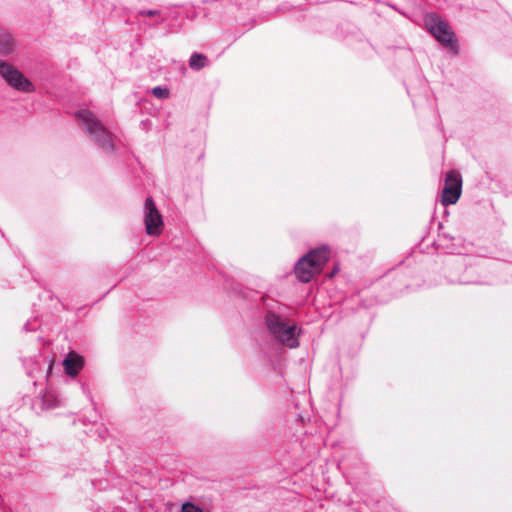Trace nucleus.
Listing matches in <instances>:
<instances>
[{
    "label": "nucleus",
    "instance_id": "obj_1",
    "mask_svg": "<svg viewBox=\"0 0 512 512\" xmlns=\"http://www.w3.org/2000/svg\"><path fill=\"white\" fill-rule=\"evenodd\" d=\"M74 117L80 129L103 153L110 155L115 151L114 135L94 111L87 106H80L74 112Z\"/></svg>",
    "mask_w": 512,
    "mask_h": 512
},
{
    "label": "nucleus",
    "instance_id": "obj_2",
    "mask_svg": "<svg viewBox=\"0 0 512 512\" xmlns=\"http://www.w3.org/2000/svg\"><path fill=\"white\" fill-rule=\"evenodd\" d=\"M329 259V249L326 246L310 251L298 260L294 271L297 279L303 283L309 282L319 273Z\"/></svg>",
    "mask_w": 512,
    "mask_h": 512
},
{
    "label": "nucleus",
    "instance_id": "obj_3",
    "mask_svg": "<svg viewBox=\"0 0 512 512\" xmlns=\"http://www.w3.org/2000/svg\"><path fill=\"white\" fill-rule=\"evenodd\" d=\"M0 77L13 90L29 94L36 91L35 84L13 63L0 59Z\"/></svg>",
    "mask_w": 512,
    "mask_h": 512
},
{
    "label": "nucleus",
    "instance_id": "obj_4",
    "mask_svg": "<svg viewBox=\"0 0 512 512\" xmlns=\"http://www.w3.org/2000/svg\"><path fill=\"white\" fill-rule=\"evenodd\" d=\"M265 323L269 332L282 344L289 348L299 345L296 335V326L283 320L275 313L269 312L265 317Z\"/></svg>",
    "mask_w": 512,
    "mask_h": 512
},
{
    "label": "nucleus",
    "instance_id": "obj_5",
    "mask_svg": "<svg viewBox=\"0 0 512 512\" xmlns=\"http://www.w3.org/2000/svg\"><path fill=\"white\" fill-rule=\"evenodd\" d=\"M425 26L429 32L444 46L457 52L454 32L449 24L436 13H428L424 18Z\"/></svg>",
    "mask_w": 512,
    "mask_h": 512
},
{
    "label": "nucleus",
    "instance_id": "obj_6",
    "mask_svg": "<svg viewBox=\"0 0 512 512\" xmlns=\"http://www.w3.org/2000/svg\"><path fill=\"white\" fill-rule=\"evenodd\" d=\"M144 223L149 236H159L163 231V218L156 208L152 198H147L144 204Z\"/></svg>",
    "mask_w": 512,
    "mask_h": 512
},
{
    "label": "nucleus",
    "instance_id": "obj_7",
    "mask_svg": "<svg viewBox=\"0 0 512 512\" xmlns=\"http://www.w3.org/2000/svg\"><path fill=\"white\" fill-rule=\"evenodd\" d=\"M462 191V178L457 171H449L446 174L445 184L442 191L441 203L444 206L455 204L460 198Z\"/></svg>",
    "mask_w": 512,
    "mask_h": 512
},
{
    "label": "nucleus",
    "instance_id": "obj_8",
    "mask_svg": "<svg viewBox=\"0 0 512 512\" xmlns=\"http://www.w3.org/2000/svg\"><path fill=\"white\" fill-rule=\"evenodd\" d=\"M63 366L67 375L76 377L84 367V359L75 351H70L63 361Z\"/></svg>",
    "mask_w": 512,
    "mask_h": 512
},
{
    "label": "nucleus",
    "instance_id": "obj_9",
    "mask_svg": "<svg viewBox=\"0 0 512 512\" xmlns=\"http://www.w3.org/2000/svg\"><path fill=\"white\" fill-rule=\"evenodd\" d=\"M17 49L16 41L6 31H0V55L10 56Z\"/></svg>",
    "mask_w": 512,
    "mask_h": 512
},
{
    "label": "nucleus",
    "instance_id": "obj_10",
    "mask_svg": "<svg viewBox=\"0 0 512 512\" xmlns=\"http://www.w3.org/2000/svg\"><path fill=\"white\" fill-rule=\"evenodd\" d=\"M207 58L203 54L193 53L189 59V66L193 70H200L206 65Z\"/></svg>",
    "mask_w": 512,
    "mask_h": 512
},
{
    "label": "nucleus",
    "instance_id": "obj_11",
    "mask_svg": "<svg viewBox=\"0 0 512 512\" xmlns=\"http://www.w3.org/2000/svg\"><path fill=\"white\" fill-rule=\"evenodd\" d=\"M152 94L158 99H166L169 97V90L166 87L156 86L152 89Z\"/></svg>",
    "mask_w": 512,
    "mask_h": 512
},
{
    "label": "nucleus",
    "instance_id": "obj_12",
    "mask_svg": "<svg viewBox=\"0 0 512 512\" xmlns=\"http://www.w3.org/2000/svg\"><path fill=\"white\" fill-rule=\"evenodd\" d=\"M181 512H203V510L193 503L186 502L182 505Z\"/></svg>",
    "mask_w": 512,
    "mask_h": 512
},
{
    "label": "nucleus",
    "instance_id": "obj_13",
    "mask_svg": "<svg viewBox=\"0 0 512 512\" xmlns=\"http://www.w3.org/2000/svg\"><path fill=\"white\" fill-rule=\"evenodd\" d=\"M141 15L143 16H155L157 15L159 12L157 10H142L139 12Z\"/></svg>",
    "mask_w": 512,
    "mask_h": 512
}]
</instances>
